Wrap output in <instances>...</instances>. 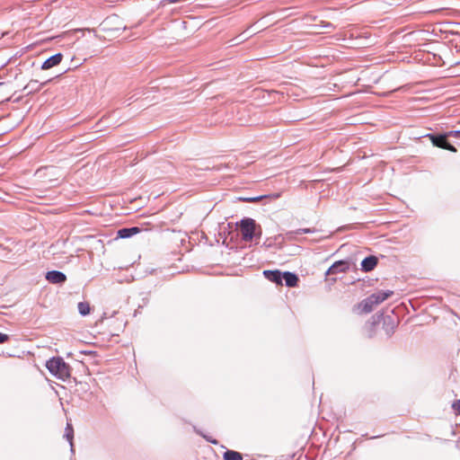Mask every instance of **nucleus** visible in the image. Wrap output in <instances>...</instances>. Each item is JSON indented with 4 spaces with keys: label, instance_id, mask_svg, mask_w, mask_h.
Segmentation results:
<instances>
[{
    "label": "nucleus",
    "instance_id": "obj_1",
    "mask_svg": "<svg viewBox=\"0 0 460 460\" xmlns=\"http://www.w3.org/2000/svg\"><path fill=\"white\" fill-rule=\"evenodd\" d=\"M236 225L244 242H250L254 237L261 238L262 234L261 226L257 225L254 219L244 217Z\"/></svg>",
    "mask_w": 460,
    "mask_h": 460
},
{
    "label": "nucleus",
    "instance_id": "obj_2",
    "mask_svg": "<svg viewBox=\"0 0 460 460\" xmlns=\"http://www.w3.org/2000/svg\"><path fill=\"white\" fill-rule=\"evenodd\" d=\"M46 367L51 375L63 381L70 377V367L62 358H52L46 363Z\"/></svg>",
    "mask_w": 460,
    "mask_h": 460
},
{
    "label": "nucleus",
    "instance_id": "obj_3",
    "mask_svg": "<svg viewBox=\"0 0 460 460\" xmlns=\"http://www.w3.org/2000/svg\"><path fill=\"white\" fill-rule=\"evenodd\" d=\"M432 144L438 147L449 150L456 153V149L454 146L447 142V134L443 135H429Z\"/></svg>",
    "mask_w": 460,
    "mask_h": 460
},
{
    "label": "nucleus",
    "instance_id": "obj_4",
    "mask_svg": "<svg viewBox=\"0 0 460 460\" xmlns=\"http://www.w3.org/2000/svg\"><path fill=\"white\" fill-rule=\"evenodd\" d=\"M349 268V263L347 261H338L334 262L326 271L327 275H334L338 273L346 272Z\"/></svg>",
    "mask_w": 460,
    "mask_h": 460
},
{
    "label": "nucleus",
    "instance_id": "obj_5",
    "mask_svg": "<svg viewBox=\"0 0 460 460\" xmlns=\"http://www.w3.org/2000/svg\"><path fill=\"white\" fill-rule=\"evenodd\" d=\"M46 279L52 284H62L66 280V276L58 270L47 272Z\"/></svg>",
    "mask_w": 460,
    "mask_h": 460
},
{
    "label": "nucleus",
    "instance_id": "obj_6",
    "mask_svg": "<svg viewBox=\"0 0 460 460\" xmlns=\"http://www.w3.org/2000/svg\"><path fill=\"white\" fill-rule=\"evenodd\" d=\"M264 278L269 281L277 285H282V272L279 270H266L262 272Z\"/></svg>",
    "mask_w": 460,
    "mask_h": 460
},
{
    "label": "nucleus",
    "instance_id": "obj_7",
    "mask_svg": "<svg viewBox=\"0 0 460 460\" xmlns=\"http://www.w3.org/2000/svg\"><path fill=\"white\" fill-rule=\"evenodd\" d=\"M62 54L57 53L50 58H49L47 60H45L41 66V68L44 70L49 69L57 65H58L62 60Z\"/></svg>",
    "mask_w": 460,
    "mask_h": 460
},
{
    "label": "nucleus",
    "instance_id": "obj_8",
    "mask_svg": "<svg viewBox=\"0 0 460 460\" xmlns=\"http://www.w3.org/2000/svg\"><path fill=\"white\" fill-rule=\"evenodd\" d=\"M394 294L391 290H379L372 295L371 297L374 299V303L376 305L381 304Z\"/></svg>",
    "mask_w": 460,
    "mask_h": 460
},
{
    "label": "nucleus",
    "instance_id": "obj_9",
    "mask_svg": "<svg viewBox=\"0 0 460 460\" xmlns=\"http://www.w3.org/2000/svg\"><path fill=\"white\" fill-rule=\"evenodd\" d=\"M377 264V258L376 256H368L365 258L361 262V269L365 272L371 271L375 269Z\"/></svg>",
    "mask_w": 460,
    "mask_h": 460
},
{
    "label": "nucleus",
    "instance_id": "obj_10",
    "mask_svg": "<svg viewBox=\"0 0 460 460\" xmlns=\"http://www.w3.org/2000/svg\"><path fill=\"white\" fill-rule=\"evenodd\" d=\"M285 280L286 286L288 288H294L297 285L298 278L295 273L285 271L282 272V280Z\"/></svg>",
    "mask_w": 460,
    "mask_h": 460
},
{
    "label": "nucleus",
    "instance_id": "obj_11",
    "mask_svg": "<svg viewBox=\"0 0 460 460\" xmlns=\"http://www.w3.org/2000/svg\"><path fill=\"white\" fill-rule=\"evenodd\" d=\"M376 305H377L374 303V299L369 296L359 304V308L362 313L367 314L373 311Z\"/></svg>",
    "mask_w": 460,
    "mask_h": 460
},
{
    "label": "nucleus",
    "instance_id": "obj_12",
    "mask_svg": "<svg viewBox=\"0 0 460 460\" xmlns=\"http://www.w3.org/2000/svg\"><path fill=\"white\" fill-rule=\"evenodd\" d=\"M384 327L386 334L391 336L396 328V323L392 317L386 316L384 318Z\"/></svg>",
    "mask_w": 460,
    "mask_h": 460
},
{
    "label": "nucleus",
    "instance_id": "obj_13",
    "mask_svg": "<svg viewBox=\"0 0 460 460\" xmlns=\"http://www.w3.org/2000/svg\"><path fill=\"white\" fill-rule=\"evenodd\" d=\"M139 231L138 227L121 228L118 231V236L119 238H128L139 233Z\"/></svg>",
    "mask_w": 460,
    "mask_h": 460
},
{
    "label": "nucleus",
    "instance_id": "obj_14",
    "mask_svg": "<svg viewBox=\"0 0 460 460\" xmlns=\"http://www.w3.org/2000/svg\"><path fill=\"white\" fill-rule=\"evenodd\" d=\"M224 460H243L241 453L234 450H226L223 455Z\"/></svg>",
    "mask_w": 460,
    "mask_h": 460
},
{
    "label": "nucleus",
    "instance_id": "obj_15",
    "mask_svg": "<svg viewBox=\"0 0 460 460\" xmlns=\"http://www.w3.org/2000/svg\"><path fill=\"white\" fill-rule=\"evenodd\" d=\"M78 312L81 315L85 316L90 314L91 308L87 302H80L77 305Z\"/></svg>",
    "mask_w": 460,
    "mask_h": 460
},
{
    "label": "nucleus",
    "instance_id": "obj_16",
    "mask_svg": "<svg viewBox=\"0 0 460 460\" xmlns=\"http://www.w3.org/2000/svg\"><path fill=\"white\" fill-rule=\"evenodd\" d=\"M73 436H74V430L71 424L67 423L66 430H65V437L69 441L71 448L73 449Z\"/></svg>",
    "mask_w": 460,
    "mask_h": 460
},
{
    "label": "nucleus",
    "instance_id": "obj_17",
    "mask_svg": "<svg viewBox=\"0 0 460 460\" xmlns=\"http://www.w3.org/2000/svg\"><path fill=\"white\" fill-rule=\"evenodd\" d=\"M314 230L311 229V228H299L295 232H289L288 234V235L289 236V238H292L293 235H295V234H310V233H314Z\"/></svg>",
    "mask_w": 460,
    "mask_h": 460
},
{
    "label": "nucleus",
    "instance_id": "obj_18",
    "mask_svg": "<svg viewBox=\"0 0 460 460\" xmlns=\"http://www.w3.org/2000/svg\"><path fill=\"white\" fill-rule=\"evenodd\" d=\"M265 196H258V197H252V198H242L241 199L246 202H258L261 199H262Z\"/></svg>",
    "mask_w": 460,
    "mask_h": 460
},
{
    "label": "nucleus",
    "instance_id": "obj_19",
    "mask_svg": "<svg viewBox=\"0 0 460 460\" xmlns=\"http://www.w3.org/2000/svg\"><path fill=\"white\" fill-rule=\"evenodd\" d=\"M452 407L456 413L460 414V400L455 401Z\"/></svg>",
    "mask_w": 460,
    "mask_h": 460
},
{
    "label": "nucleus",
    "instance_id": "obj_20",
    "mask_svg": "<svg viewBox=\"0 0 460 460\" xmlns=\"http://www.w3.org/2000/svg\"><path fill=\"white\" fill-rule=\"evenodd\" d=\"M448 137H460V130H452L447 133Z\"/></svg>",
    "mask_w": 460,
    "mask_h": 460
},
{
    "label": "nucleus",
    "instance_id": "obj_21",
    "mask_svg": "<svg viewBox=\"0 0 460 460\" xmlns=\"http://www.w3.org/2000/svg\"><path fill=\"white\" fill-rule=\"evenodd\" d=\"M9 339V336L7 334L0 332V344L4 343Z\"/></svg>",
    "mask_w": 460,
    "mask_h": 460
}]
</instances>
